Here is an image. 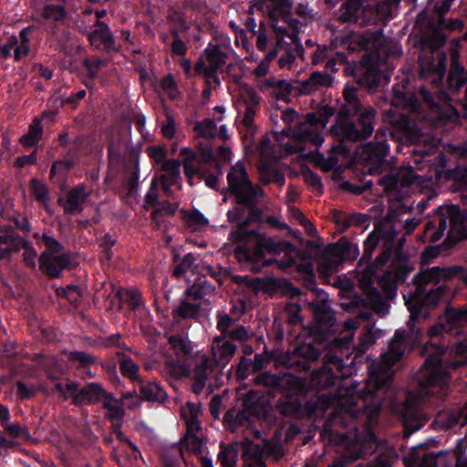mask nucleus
I'll return each mask as SVG.
<instances>
[{
    "label": "nucleus",
    "instance_id": "nucleus-2",
    "mask_svg": "<svg viewBox=\"0 0 467 467\" xmlns=\"http://www.w3.org/2000/svg\"><path fill=\"white\" fill-rule=\"evenodd\" d=\"M260 199H253L251 203L240 202L234 198L235 205L230 209L226 215L230 223L239 222L231 235L234 242L244 244L236 246L234 257L243 265L254 272H261L265 266L275 264L278 268L286 269L295 265L294 259L286 262L276 259H265V254H275L281 250L283 244L275 242L273 238L255 230H248L247 226L259 217L257 204Z\"/></svg>",
    "mask_w": 467,
    "mask_h": 467
},
{
    "label": "nucleus",
    "instance_id": "nucleus-61",
    "mask_svg": "<svg viewBox=\"0 0 467 467\" xmlns=\"http://www.w3.org/2000/svg\"><path fill=\"white\" fill-rule=\"evenodd\" d=\"M328 403V399L325 396H317L311 398L306 402L305 410L308 417H311L319 409L324 410Z\"/></svg>",
    "mask_w": 467,
    "mask_h": 467
},
{
    "label": "nucleus",
    "instance_id": "nucleus-33",
    "mask_svg": "<svg viewBox=\"0 0 467 467\" xmlns=\"http://www.w3.org/2000/svg\"><path fill=\"white\" fill-rule=\"evenodd\" d=\"M200 59L204 60L205 67L213 70H218L226 62V55L217 45L210 44L204 50L203 55Z\"/></svg>",
    "mask_w": 467,
    "mask_h": 467
},
{
    "label": "nucleus",
    "instance_id": "nucleus-63",
    "mask_svg": "<svg viewBox=\"0 0 467 467\" xmlns=\"http://www.w3.org/2000/svg\"><path fill=\"white\" fill-rule=\"evenodd\" d=\"M253 334L250 329L244 326H237L230 330L227 337L244 343L252 337Z\"/></svg>",
    "mask_w": 467,
    "mask_h": 467
},
{
    "label": "nucleus",
    "instance_id": "nucleus-47",
    "mask_svg": "<svg viewBox=\"0 0 467 467\" xmlns=\"http://www.w3.org/2000/svg\"><path fill=\"white\" fill-rule=\"evenodd\" d=\"M169 342L178 357L187 358L192 355V343L189 340L184 339L182 337L179 335H171L169 337Z\"/></svg>",
    "mask_w": 467,
    "mask_h": 467
},
{
    "label": "nucleus",
    "instance_id": "nucleus-17",
    "mask_svg": "<svg viewBox=\"0 0 467 467\" xmlns=\"http://www.w3.org/2000/svg\"><path fill=\"white\" fill-rule=\"evenodd\" d=\"M420 178L412 167H402L396 173L380 178L379 183L385 187V192L389 195L400 191L407 194L409 187L418 182Z\"/></svg>",
    "mask_w": 467,
    "mask_h": 467
},
{
    "label": "nucleus",
    "instance_id": "nucleus-27",
    "mask_svg": "<svg viewBox=\"0 0 467 467\" xmlns=\"http://www.w3.org/2000/svg\"><path fill=\"white\" fill-rule=\"evenodd\" d=\"M88 196L89 192L86 190V187L78 185L68 192L65 201L59 199L58 202L63 205L66 213L73 215L82 212V205Z\"/></svg>",
    "mask_w": 467,
    "mask_h": 467
},
{
    "label": "nucleus",
    "instance_id": "nucleus-35",
    "mask_svg": "<svg viewBox=\"0 0 467 467\" xmlns=\"http://www.w3.org/2000/svg\"><path fill=\"white\" fill-rule=\"evenodd\" d=\"M301 407L302 402L298 396L285 395L277 403V410L284 416H299L301 414Z\"/></svg>",
    "mask_w": 467,
    "mask_h": 467
},
{
    "label": "nucleus",
    "instance_id": "nucleus-22",
    "mask_svg": "<svg viewBox=\"0 0 467 467\" xmlns=\"http://www.w3.org/2000/svg\"><path fill=\"white\" fill-rule=\"evenodd\" d=\"M95 26L98 28L91 31L88 35L90 44L97 49L106 51H117L114 36L107 24L97 21Z\"/></svg>",
    "mask_w": 467,
    "mask_h": 467
},
{
    "label": "nucleus",
    "instance_id": "nucleus-54",
    "mask_svg": "<svg viewBox=\"0 0 467 467\" xmlns=\"http://www.w3.org/2000/svg\"><path fill=\"white\" fill-rule=\"evenodd\" d=\"M178 204L167 201L158 202L152 210V218L158 223L160 217L169 216L175 213Z\"/></svg>",
    "mask_w": 467,
    "mask_h": 467
},
{
    "label": "nucleus",
    "instance_id": "nucleus-49",
    "mask_svg": "<svg viewBox=\"0 0 467 467\" xmlns=\"http://www.w3.org/2000/svg\"><path fill=\"white\" fill-rule=\"evenodd\" d=\"M119 368L121 374L129 378L133 382H141V378L139 374V367L130 358H124L119 362Z\"/></svg>",
    "mask_w": 467,
    "mask_h": 467
},
{
    "label": "nucleus",
    "instance_id": "nucleus-15",
    "mask_svg": "<svg viewBox=\"0 0 467 467\" xmlns=\"http://www.w3.org/2000/svg\"><path fill=\"white\" fill-rule=\"evenodd\" d=\"M391 409L402 420L406 433L410 434L421 427L422 413L419 398L412 392L407 393L403 403L392 404Z\"/></svg>",
    "mask_w": 467,
    "mask_h": 467
},
{
    "label": "nucleus",
    "instance_id": "nucleus-1",
    "mask_svg": "<svg viewBox=\"0 0 467 467\" xmlns=\"http://www.w3.org/2000/svg\"><path fill=\"white\" fill-rule=\"evenodd\" d=\"M406 336L404 330L395 332L388 351L381 354L378 364L370 365L368 377L362 387L355 382L341 386L337 390L331 400L336 405V411L323 426L320 437L343 448V453L328 467H347L361 457L363 441L358 433V425L372 436L370 424L377 419L381 408V390L391 381L392 366L404 355Z\"/></svg>",
    "mask_w": 467,
    "mask_h": 467
},
{
    "label": "nucleus",
    "instance_id": "nucleus-48",
    "mask_svg": "<svg viewBox=\"0 0 467 467\" xmlns=\"http://www.w3.org/2000/svg\"><path fill=\"white\" fill-rule=\"evenodd\" d=\"M195 257L192 254L189 253L184 255L182 263L177 265L173 271L174 276L181 278L183 275L194 274L196 271ZM187 281H190V277L186 276Z\"/></svg>",
    "mask_w": 467,
    "mask_h": 467
},
{
    "label": "nucleus",
    "instance_id": "nucleus-18",
    "mask_svg": "<svg viewBox=\"0 0 467 467\" xmlns=\"http://www.w3.org/2000/svg\"><path fill=\"white\" fill-rule=\"evenodd\" d=\"M415 161L420 163H426L430 171H433L436 179L441 178L442 168L445 166V155L438 150L436 145H431L428 149L414 150Z\"/></svg>",
    "mask_w": 467,
    "mask_h": 467
},
{
    "label": "nucleus",
    "instance_id": "nucleus-42",
    "mask_svg": "<svg viewBox=\"0 0 467 467\" xmlns=\"http://www.w3.org/2000/svg\"><path fill=\"white\" fill-rule=\"evenodd\" d=\"M466 80L467 77L464 72V68L458 64L455 57L453 56L448 76L450 87L458 89L465 84Z\"/></svg>",
    "mask_w": 467,
    "mask_h": 467
},
{
    "label": "nucleus",
    "instance_id": "nucleus-45",
    "mask_svg": "<svg viewBox=\"0 0 467 467\" xmlns=\"http://www.w3.org/2000/svg\"><path fill=\"white\" fill-rule=\"evenodd\" d=\"M106 400L103 402V408L108 410L106 417L109 420H119L124 417V410L122 404L119 400L113 399V397L107 392V397H104Z\"/></svg>",
    "mask_w": 467,
    "mask_h": 467
},
{
    "label": "nucleus",
    "instance_id": "nucleus-12",
    "mask_svg": "<svg viewBox=\"0 0 467 467\" xmlns=\"http://www.w3.org/2000/svg\"><path fill=\"white\" fill-rule=\"evenodd\" d=\"M351 368L337 354L328 353L323 358V367L314 371L313 381L318 388L326 389L335 384V379L348 377Z\"/></svg>",
    "mask_w": 467,
    "mask_h": 467
},
{
    "label": "nucleus",
    "instance_id": "nucleus-21",
    "mask_svg": "<svg viewBox=\"0 0 467 467\" xmlns=\"http://www.w3.org/2000/svg\"><path fill=\"white\" fill-rule=\"evenodd\" d=\"M459 268H441V267H431L427 268L420 273H418L413 282L416 285V288H425L429 284H437L443 280L450 279L454 274L459 272Z\"/></svg>",
    "mask_w": 467,
    "mask_h": 467
},
{
    "label": "nucleus",
    "instance_id": "nucleus-19",
    "mask_svg": "<svg viewBox=\"0 0 467 467\" xmlns=\"http://www.w3.org/2000/svg\"><path fill=\"white\" fill-rule=\"evenodd\" d=\"M383 137L384 136L378 131L376 133L375 141L368 142L359 148V158L363 161L380 165L389 151V147Z\"/></svg>",
    "mask_w": 467,
    "mask_h": 467
},
{
    "label": "nucleus",
    "instance_id": "nucleus-41",
    "mask_svg": "<svg viewBox=\"0 0 467 467\" xmlns=\"http://www.w3.org/2000/svg\"><path fill=\"white\" fill-rule=\"evenodd\" d=\"M200 310V304L182 300L179 306L173 308L172 315L174 318L194 319L198 317Z\"/></svg>",
    "mask_w": 467,
    "mask_h": 467
},
{
    "label": "nucleus",
    "instance_id": "nucleus-43",
    "mask_svg": "<svg viewBox=\"0 0 467 467\" xmlns=\"http://www.w3.org/2000/svg\"><path fill=\"white\" fill-rule=\"evenodd\" d=\"M43 134V127L39 119L35 118L29 126V130L26 134L20 138V142L25 147H31L36 144L41 139Z\"/></svg>",
    "mask_w": 467,
    "mask_h": 467
},
{
    "label": "nucleus",
    "instance_id": "nucleus-7",
    "mask_svg": "<svg viewBox=\"0 0 467 467\" xmlns=\"http://www.w3.org/2000/svg\"><path fill=\"white\" fill-rule=\"evenodd\" d=\"M465 215L458 205L452 204L438 208L436 215L425 225V234L431 243H437L444 235L449 226L447 238H452L453 233L462 230Z\"/></svg>",
    "mask_w": 467,
    "mask_h": 467
},
{
    "label": "nucleus",
    "instance_id": "nucleus-31",
    "mask_svg": "<svg viewBox=\"0 0 467 467\" xmlns=\"http://www.w3.org/2000/svg\"><path fill=\"white\" fill-rule=\"evenodd\" d=\"M279 391L291 396L302 395L306 391V382L291 373H282Z\"/></svg>",
    "mask_w": 467,
    "mask_h": 467
},
{
    "label": "nucleus",
    "instance_id": "nucleus-9",
    "mask_svg": "<svg viewBox=\"0 0 467 467\" xmlns=\"http://www.w3.org/2000/svg\"><path fill=\"white\" fill-rule=\"evenodd\" d=\"M293 5V0H253L252 6L267 15L274 31L276 25L286 27L288 31L295 29L299 33V22L292 17Z\"/></svg>",
    "mask_w": 467,
    "mask_h": 467
},
{
    "label": "nucleus",
    "instance_id": "nucleus-55",
    "mask_svg": "<svg viewBox=\"0 0 467 467\" xmlns=\"http://www.w3.org/2000/svg\"><path fill=\"white\" fill-rule=\"evenodd\" d=\"M195 70L197 73L202 74L204 76L207 84L211 88H215L219 86L220 80L217 76L218 70L212 71V69L206 68L204 60L199 59V61L195 65Z\"/></svg>",
    "mask_w": 467,
    "mask_h": 467
},
{
    "label": "nucleus",
    "instance_id": "nucleus-13",
    "mask_svg": "<svg viewBox=\"0 0 467 467\" xmlns=\"http://www.w3.org/2000/svg\"><path fill=\"white\" fill-rule=\"evenodd\" d=\"M57 389L65 399H71L75 405L94 404L107 397V391L98 383H89L84 387L71 381L63 386L57 384Z\"/></svg>",
    "mask_w": 467,
    "mask_h": 467
},
{
    "label": "nucleus",
    "instance_id": "nucleus-30",
    "mask_svg": "<svg viewBox=\"0 0 467 467\" xmlns=\"http://www.w3.org/2000/svg\"><path fill=\"white\" fill-rule=\"evenodd\" d=\"M179 156L182 159L181 165L182 164L184 173L189 180L201 173V161L192 149L189 147L182 148Z\"/></svg>",
    "mask_w": 467,
    "mask_h": 467
},
{
    "label": "nucleus",
    "instance_id": "nucleus-11",
    "mask_svg": "<svg viewBox=\"0 0 467 467\" xmlns=\"http://www.w3.org/2000/svg\"><path fill=\"white\" fill-rule=\"evenodd\" d=\"M444 292L445 287L441 285L429 292H426L425 288H415L413 292L403 294L405 305L410 313L408 327L411 334H419V331L415 330V320L420 315L422 308L424 306H436Z\"/></svg>",
    "mask_w": 467,
    "mask_h": 467
},
{
    "label": "nucleus",
    "instance_id": "nucleus-53",
    "mask_svg": "<svg viewBox=\"0 0 467 467\" xmlns=\"http://www.w3.org/2000/svg\"><path fill=\"white\" fill-rule=\"evenodd\" d=\"M259 97L255 93L251 94V100L245 102V109L243 118V123L245 127L250 128L253 125L254 118L257 111Z\"/></svg>",
    "mask_w": 467,
    "mask_h": 467
},
{
    "label": "nucleus",
    "instance_id": "nucleus-20",
    "mask_svg": "<svg viewBox=\"0 0 467 467\" xmlns=\"http://www.w3.org/2000/svg\"><path fill=\"white\" fill-rule=\"evenodd\" d=\"M372 10L365 5L363 0H346L339 10L338 19L344 23L355 22L364 25L368 22V14Z\"/></svg>",
    "mask_w": 467,
    "mask_h": 467
},
{
    "label": "nucleus",
    "instance_id": "nucleus-59",
    "mask_svg": "<svg viewBox=\"0 0 467 467\" xmlns=\"http://www.w3.org/2000/svg\"><path fill=\"white\" fill-rule=\"evenodd\" d=\"M216 327L221 332L220 336L227 337V334L230 332V328L235 323V319L230 317L223 311H219L216 314Z\"/></svg>",
    "mask_w": 467,
    "mask_h": 467
},
{
    "label": "nucleus",
    "instance_id": "nucleus-64",
    "mask_svg": "<svg viewBox=\"0 0 467 467\" xmlns=\"http://www.w3.org/2000/svg\"><path fill=\"white\" fill-rule=\"evenodd\" d=\"M31 189L36 200L46 202L48 200V189L47 185L38 179L31 180Z\"/></svg>",
    "mask_w": 467,
    "mask_h": 467
},
{
    "label": "nucleus",
    "instance_id": "nucleus-26",
    "mask_svg": "<svg viewBox=\"0 0 467 467\" xmlns=\"http://www.w3.org/2000/svg\"><path fill=\"white\" fill-rule=\"evenodd\" d=\"M163 173L160 176V182L163 191L169 194L171 186L179 185L182 182L181 161L174 159H169L161 165Z\"/></svg>",
    "mask_w": 467,
    "mask_h": 467
},
{
    "label": "nucleus",
    "instance_id": "nucleus-38",
    "mask_svg": "<svg viewBox=\"0 0 467 467\" xmlns=\"http://www.w3.org/2000/svg\"><path fill=\"white\" fill-rule=\"evenodd\" d=\"M140 383V392L144 399L150 401H163L166 397V391L156 382Z\"/></svg>",
    "mask_w": 467,
    "mask_h": 467
},
{
    "label": "nucleus",
    "instance_id": "nucleus-29",
    "mask_svg": "<svg viewBox=\"0 0 467 467\" xmlns=\"http://www.w3.org/2000/svg\"><path fill=\"white\" fill-rule=\"evenodd\" d=\"M362 289L365 296L367 305H368L374 312L385 315L389 310V305L380 292L369 283H362Z\"/></svg>",
    "mask_w": 467,
    "mask_h": 467
},
{
    "label": "nucleus",
    "instance_id": "nucleus-32",
    "mask_svg": "<svg viewBox=\"0 0 467 467\" xmlns=\"http://www.w3.org/2000/svg\"><path fill=\"white\" fill-rule=\"evenodd\" d=\"M25 238L15 234H0V259L9 255L11 252H18L27 245Z\"/></svg>",
    "mask_w": 467,
    "mask_h": 467
},
{
    "label": "nucleus",
    "instance_id": "nucleus-36",
    "mask_svg": "<svg viewBox=\"0 0 467 467\" xmlns=\"http://www.w3.org/2000/svg\"><path fill=\"white\" fill-rule=\"evenodd\" d=\"M194 139L202 138L204 140H212L217 135L216 123L211 119L195 121L192 124Z\"/></svg>",
    "mask_w": 467,
    "mask_h": 467
},
{
    "label": "nucleus",
    "instance_id": "nucleus-39",
    "mask_svg": "<svg viewBox=\"0 0 467 467\" xmlns=\"http://www.w3.org/2000/svg\"><path fill=\"white\" fill-rule=\"evenodd\" d=\"M184 464L185 458L180 446L171 445L162 456L163 467H183Z\"/></svg>",
    "mask_w": 467,
    "mask_h": 467
},
{
    "label": "nucleus",
    "instance_id": "nucleus-8",
    "mask_svg": "<svg viewBox=\"0 0 467 467\" xmlns=\"http://www.w3.org/2000/svg\"><path fill=\"white\" fill-rule=\"evenodd\" d=\"M227 183L229 194L242 202L251 203L253 199H262L265 195L262 187L252 182L241 161L231 167L227 174Z\"/></svg>",
    "mask_w": 467,
    "mask_h": 467
},
{
    "label": "nucleus",
    "instance_id": "nucleus-57",
    "mask_svg": "<svg viewBox=\"0 0 467 467\" xmlns=\"http://www.w3.org/2000/svg\"><path fill=\"white\" fill-rule=\"evenodd\" d=\"M65 7L61 5H47L44 7L42 16L46 19L62 21L66 17Z\"/></svg>",
    "mask_w": 467,
    "mask_h": 467
},
{
    "label": "nucleus",
    "instance_id": "nucleus-37",
    "mask_svg": "<svg viewBox=\"0 0 467 467\" xmlns=\"http://www.w3.org/2000/svg\"><path fill=\"white\" fill-rule=\"evenodd\" d=\"M331 85V77L327 73L315 71L309 78L302 82V89L306 93H310L319 87H328Z\"/></svg>",
    "mask_w": 467,
    "mask_h": 467
},
{
    "label": "nucleus",
    "instance_id": "nucleus-25",
    "mask_svg": "<svg viewBox=\"0 0 467 467\" xmlns=\"http://www.w3.org/2000/svg\"><path fill=\"white\" fill-rule=\"evenodd\" d=\"M319 356L320 351L313 345L303 344L296 348L288 366L299 370H307L310 368V362L317 360Z\"/></svg>",
    "mask_w": 467,
    "mask_h": 467
},
{
    "label": "nucleus",
    "instance_id": "nucleus-23",
    "mask_svg": "<svg viewBox=\"0 0 467 467\" xmlns=\"http://www.w3.org/2000/svg\"><path fill=\"white\" fill-rule=\"evenodd\" d=\"M237 347L225 336H217L212 344V354L217 365L224 367L232 359Z\"/></svg>",
    "mask_w": 467,
    "mask_h": 467
},
{
    "label": "nucleus",
    "instance_id": "nucleus-10",
    "mask_svg": "<svg viewBox=\"0 0 467 467\" xmlns=\"http://www.w3.org/2000/svg\"><path fill=\"white\" fill-rule=\"evenodd\" d=\"M181 413L186 424V433L181 442L176 445L182 448L183 453L186 450L198 456L202 453V440L197 435L202 429L199 420L202 414L201 406L189 401L182 407Z\"/></svg>",
    "mask_w": 467,
    "mask_h": 467
},
{
    "label": "nucleus",
    "instance_id": "nucleus-44",
    "mask_svg": "<svg viewBox=\"0 0 467 467\" xmlns=\"http://www.w3.org/2000/svg\"><path fill=\"white\" fill-rule=\"evenodd\" d=\"M282 373L272 374L265 371L254 378V383L266 388L269 391H279Z\"/></svg>",
    "mask_w": 467,
    "mask_h": 467
},
{
    "label": "nucleus",
    "instance_id": "nucleus-24",
    "mask_svg": "<svg viewBox=\"0 0 467 467\" xmlns=\"http://www.w3.org/2000/svg\"><path fill=\"white\" fill-rule=\"evenodd\" d=\"M68 264L69 258L67 254L54 255L45 252L39 256L41 270L52 278L60 276L62 270L67 267Z\"/></svg>",
    "mask_w": 467,
    "mask_h": 467
},
{
    "label": "nucleus",
    "instance_id": "nucleus-62",
    "mask_svg": "<svg viewBox=\"0 0 467 467\" xmlns=\"http://www.w3.org/2000/svg\"><path fill=\"white\" fill-rule=\"evenodd\" d=\"M146 152L149 157L152 160V161L156 164L163 165L165 162L167 156V150L164 146L161 145H152L146 149Z\"/></svg>",
    "mask_w": 467,
    "mask_h": 467
},
{
    "label": "nucleus",
    "instance_id": "nucleus-40",
    "mask_svg": "<svg viewBox=\"0 0 467 467\" xmlns=\"http://www.w3.org/2000/svg\"><path fill=\"white\" fill-rule=\"evenodd\" d=\"M260 452L259 446H253L251 443L246 444L242 454L244 467H266Z\"/></svg>",
    "mask_w": 467,
    "mask_h": 467
},
{
    "label": "nucleus",
    "instance_id": "nucleus-3",
    "mask_svg": "<svg viewBox=\"0 0 467 467\" xmlns=\"http://www.w3.org/2000/svg\"><path fill=\"white\" fill-rule=\"evenodd\" d=\"M467 334V309H453L446 312L445 323L432 326L428 334L431 337L444 333ZM455 360L446 363L442 359L444 349L432 343H426L422 353L426 356L424 365L417 374V381L422 388L440 386L443 388L450 379L449 369L467 366V337L453 347Z\"/></svg>",
    "mask_w": 467,
    "mask_h": 467
},
{
    "label": "nucleus",
    "instance_id": "nucleus-50",
    "mask_svg": "<svg viewBox=\"0 0 467 467\" xmlns=\"http://www.w3.org/2000/svg\"><path fill=\"white\" fill-rule=\"evenodd\" d=\"M183 220L194 230H200L208 225L209 223L205 216L198 210L184 213Z\"/></svg>",
    "mask_w": 467,
    "mask_h": 467
},
{
    "label": "nucleus",
    "instance_id": "nucleus-60",
    "mask_svg": "<svg viewBox=\"0 0 467 467\" xmlns=\"http://www.w3.org/2000/svg\"><path fill=\"white\" fill-rule=\"evenodd\" d=\"M359 327V321L357 319H348L344 322V329L347 333L346 336L339 337V346L348 347L352 341L354 332Z\"/></svg>",
    "mask_w": 467,
    "mask_h": 467
},
{
    "label": "nucleus",
    "instance_id": "nucleus-4",
    "mask_svg": "<svg viewBox=\"0 0 467 467\" xmlns=\"http://www.w3.org/2000/svg\"><path fill=\"white\" fill-rule=\"evenodd\" d=\"M404 87L395 86L393 88V98L390 105L395 108L410 109L412 115L401 116L403 121V135L412 143L425 142L424 130L426 126L437 127L440 122L451 118L448 107L434 101L433 96L426 88L420 89L423 99L420 104L414 97H408L403 91Z\"/></svg>",
    "mask_w": 467,
    "mask_h": 467
},
{
    "label": "nucleus",
    "instance_id": "nucleus-56",
    "mask_svg": "<svg viewBox=\"0 0 467 467\" xmlns=\"http://www.w3.org/2000/svg\"><path fill=\"white\" fill-rule=\"evenodd\" d=\"M165 120L161 126V134L164 138L171 140L176 133V122L172 113L168 109H164Z\"/></svg>",
    "mask_w": 467,
    "mask_h": 467
},
{
    "label": "nucleus",
    "instance_id": "nucleus-5",
    "mask_svg": "<svg viewBox=\"0 0 467 467\" xmlns=\"http://www.w3.org/2000/svg\"><path fill=\"white\" fill-rule=\"evenodd\" d=\"M354 87H346L343 91L345 104L341 106L336 117L331 132L340 140L357 141L369 137L374 130L375 109L362 107Z\"/></svg>",
    "mask_w": 467,
    "mask_h": 467
},
{
    "label": "nucleus",
    "instance_id": "nucleus-51",
    "mask_svg": "<svg viewBox=\"0 0 467 467\" xmlns=\"http://www.w3.org/2000/svg\"><path fill=\"white\" fill-rule=\"evenodd\" d=\"M378 284L388 296H394L396 295L398 288L396 275L391 272H386L379 276Z\"/></svg>",
    "mask_w": 467,
    "mask_h": 467
},
{
    "label": "nucleus",
    "instance_id": "nucleus-34",
    "mask_svg": "<svg viewBox=\"0 0 467 467\" xmlns=\"http://www.w3.org/2000/svg\"><path fill=\"white\" fill-rule=\"evenodd\" d=\"M215 287L204 277H199L185 291V294L194 301L205 298L214 294Z\"/></svg>",
    "mask_w": 467,
    "mask_h": 467
},
{
    "label": "nucleus",
    "instance_id": "nucleus-52",
    "mask_svg": "<svg viewBox=\"0 0 467 467\" xmlns=\"http://www.w3.org/2000/svg\"><path fill=\"white\" fill-rule=\"evenodd\" d=\"M445 60L446 56L444 54H438V61L434 65L429 66L427 62L422 61L420 65L422 73H432L439 79H441L443 77L446 69Z\"/></svg>",
    "mask_w": 467,
    "mask_h": 467
},
{
    "label": "nucleus",
    "instance_id": "nucleus-16",
    "mask_svg": "<svg viewBox=\"0 0 467 467\" xmlns=\"http://www.w3.org/2000/svg\"><path fill=\"white\" fill-rule=\"evenodd\" d=\"M276 57V50H271L265 56L253 71L256 87L264 92L280 89L286 84L285 79L277 78L274 76H267L269 73L270 62Z\"/></svg>",
    "mask_w": 467,
    "mask_h": 467
},
{
    "label": "nucleus",
    "instance_id": "nucleus-46",
    "mask_svg": "<svg viewBox=\"0 0 467 467\" xmlns=\"http://www.w3.org/2000/svg\"><path fill=\"white\" fill-rule=\"evenodd\" d=\"M238 451L233 445L221 444L217 460L222 467H235Z\"/></svg>",
    "mask_w": 467,
    "mask_h": 467
},
{
    "label": "nucleus",
    "instance_id": "nucleus-28",
    "mask_svg": "<svg viewBox=\"0 0 467 467\" xmlns=\"http://www.w3.org/2000/svg\"><path fill=\"white\" fill-rule=\"evenodd\" d=\"M197 362L198 364L192 370V377L193 383L192 389L194 393L200 394L206 385V380L208 379L209 372L211 371V362L206 354L198 355Z\"/></svg>",
    "mask_w": 467,
    "mask_h": 467
},
{
    "label": "nucleus",
    "instance_id": "nucleus-6",
    "mask_svg": "<svg viewBox=\"0 0 467 467\" xmlns=\"http://www.w3.org/2000/svg\"><path fill=\"white\" fill-rule=\"evenodd\" d=\"M333 114L334 109L328 106L309 112L296 122L293 130H282L276 140L281 141L284 135L288 138L287 142L281 144L289 153L304 151L306 145L319 147L324 142L323 131Z\"/></svg>",
    "mask_w": 467,
    "mask_h": 467
},
{
    "label": "nucleus",
    "instance_id": "nucleus-14",
    "mask_svg": "<svg viewBox=\"0 0 467 467\" xmlns=\"http://www.w3.org/2000/svg\"><path fill=\"white\" fill-rule=\"evenodd\" d=\"M275 45L273 50H276L277 55L284 50L278 60L280 67H290L295 61L294 52L300 47L298 33L296 30L288 31L283 26L275 25Z\"/></svg>",
    "mask_w": 467,
    "mask_h": 467
},
{
    "label": "nucleus",
    "instance_id": "nucleus-58",
    "mask_svg": "<svg viewBox=\"0 0 467 467\" xmlns=\"http://www.w3.org/2000/svg\"><path fill=\"white\" fill-rule=\"evenodd\" d=\"M58 296H65L70 304L78 306L80 303L82 293L78 285H67V288H58L57 290Z\"/></svg>",
    "mask_w": 467,
    "mask_h": 467
}]
</instances>
